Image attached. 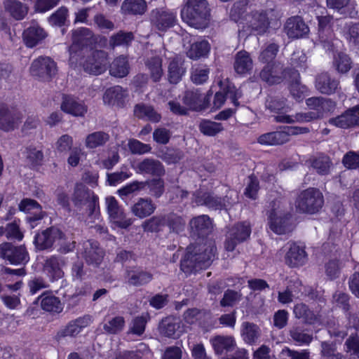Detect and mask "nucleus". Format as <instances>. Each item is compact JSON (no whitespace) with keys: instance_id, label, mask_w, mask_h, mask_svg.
Returning a JSON list of instances; mask_svg holds the SVG:
<instances>
[{"instance_id":"obj_1","label":"nucleus","mask_w":359,"mask_h":359,"mask_svg":"<svg viewBox=\"0 0 359 359\" xmlns=\"http://www.w3.org/2000/svg\"><path fill=\"white\" fill-rule=\"evenodd\" d=\"M71 200L75 208L76 215L79 219L90 224L100 219L99 198L83 184H75Z\"/></svg>"},{"instance_id":"obj_2","label":"nucleus","mask_w":359,"mask_h":359,"mask_svg":"<svg viewBox=\"0 0 359 359\" xmlns=\"http://www.w3.org/2000/svg\"><path fill=\"white\" fill-rule=\"evenodd\" d=\"M214 257L212 248L201 245H189L180 261L181 270L191 274L208 267Z\"/></svg>"},{"instance_id":"obj_3","label":"nucleus","mask_w":359,"mask_h":359,"mask_svg":"<svg viewBox=\"0 0 359 359\" xmlns=\"http://www.w3.org/2000/svg\"><path fill=\"white\" fill-rule=\"evenodd\" d=\"M181 17L184 22L196 29L208 26L210 21V8L206 0H184L181 10Z\"/></svg>"},{"instance_id":"obj_4","label":"nucleus","mask_w":359,"mask_h":359,"mask_svg":"<svg viewBox=\"0 0 359 359\" xmlns=\"http://www.w3.org/2000/svg\"><path fill=\"white\" fill-rule=\"evenodd\" d=\"M323 204L324 197L322 192L314 187L302 191L295 201L297 211L309 215L318 212Z\"/></svg>"},{"instance_id":"obj_5","label":"nucleus","mask_w":359,"mask_h":359,"mask_svg":"<svg viewBox=\"0 0 359 359\" xmlns=\"http://www.w3.org/2000/svg\"><path fill=\"white\" fill-rule=\"evenodd\" d=\"M292 76H298V71L279 61L266 65L259 73L260 79L269 85L279 84Z\"/></svg>"},{"instance_id":"obj_6","label":"nucleus","mask_w":359,"mask_h":359,"mask_svg":"<svg viewBox=\"0 0 359 359\" xmlns=\"http://www.w3.org/2000/svg\"><path fill=\"white\" fill-rule=\"evenodd\" d=\"M193 202L198 205H205L210 209L222 210L236 203L238 195L234 192H230L222 198L212 193L196 191L194 194Z\"/></svg>"},{"instance_id":"obj_7","label":"nucleus","mask_w":359,"mask_h":359,"mask_svg":"<svg viewBox=\"0 0 359 359\" xmlns=\"http://www.w3.org/2000/svg\"><path fill=\"white\" fill-rule=\"evenodd\" d=\"M0 258L12 265L25 266L29 260V255L25 245L3 242L0 244Z\"/></svg>"},{"instance_id":"obj_8","label":"nucleus","mask_w":359,"mask_h":359,"mask_svg":"<svg viewBox=\"0 0 359 359\" xmlns=\"http://www.w3.org/2000/svg\"><path fill=\"white\" fill-rule=\"evenodd\" d=\"M108 64V54L101 50H90L82 62L83 70L93 75H100L104 72Z\"/></svg>"},{"instance_id":"obj_9","label":"nucleus","mask_w":359,"mask_h":359,"mask_svg":"<svg viewBox=\"0 0 359 359\" xmlns=\"http://www.w3.org/2000/svg\"><path fill=\"white\" fill-rule=\"evenodd\" d=\"M271 206V210L269 215L270 229L277 234H285L291 231V215L290 214H282L278 210L280 201H272Z\"/></svg>"},{"instance_id":"obj_10","label":"nucleus","mask_w":359,"mask_h":359,"mask_svg":"<svg viewBox=\"0 0 359 359\" xmlns=\"http://www.w3.org/2000/svg\"><path fill=\"white\" fill-rule=\"evenodd\" d=\"M149 20L153 28L164 32L175 26L177 22V16L171 10L161 7L151 11Z\"/></svg>"},{"instance_id":"obj_11","label":"nucleus","mask_w":359,"mask_h":359,"mask_svg":"<svg viewBox=\"0 0 359 359\" xmlns=\"http://www.w3.org/2000/svg\"><path fill=\"white\" fill-rule=\"evenodd\" d=\"M65 233L59 228L52 226L36 233L34 239V245L39 251L52 249L54 243L65 238Z\"/></svg>"},{"instance_id":"obj_12","label":"nucleus","mask_w":359,"mask_h":359,"mask_svg":"<svg viewBox=\"0 0 359 359\" xmlns=\"http://www.w3.org/2000/svg\"><path fill=\"white\" fill-rule=\"evenodd\" d=\"M30 73L39 79L49 81L57 73L56 63L49 57H39L32 62Z\"/></svg>"},{"instance_id":"obj_13","label":"nucleus","mask_w":359,"mask_h":359,"mask_svg":"<svg viewBox=\"0 0 359 359\" xmlns=\"http://www.w3.org/2000/svg\"><path fill=\"white\" fill-rule=\"evenodd\" d=\"M22 119V114L15 107L0 103V130L9 132L17 128Z\"/></svg>"},{"instance_id":"obj_14","label":"nucleus","mask_w":359,"mask_h":359,"mask_svg":"<svg viewBox=\"0 0 359 359\" xmlns=\"http://www.w3.org/2000/svg\"><path fill=\"white\" fill-rule=\"evenodd\" d=\"M250 224L246 222L238 223L233 226L226 233L224 248L227 251H233L236 246L245 241L250 235Z\"/></svg>"},{"instance_id":"obj_15","label":"nucleus","mask_w":359,"mask_h":359,"mask_svg":"<svg viewBox=\"0 0 359 359\" xmlns=\"http://www.w3.org/2000/svg\"><path fill=\"white\" fill-rule=\"evenodd\" d=\"M210 100V93L203 97L200 90L197 88L186 90L182 97V102L188 110L196 111L207 109L209 107Z\"/></svg>"},{"instance_id":"obj_16","label":"nucleus","mask_w":359,"mask_h":359,"mask_svg":"<svg viewBox=\"0 0 359 359\" xmlns=\"http://www.w3.org/2000/svg\"><path fill=\"white\" fill-rule=\"evenodd\" d=\"M81 255L88 264L98 266L104 258V252L97 241L88 240L83 243Z\"/></svg>"},{"instance_id":"obj_17","label":"nucleus","mask_w":359,"mask_h":359,"mask_svg":"<svg viewBox=\"0 0 359 359\" xmlns=\"http://www.w3.org/2000/svg\"><path fill=\"white\" fill-rule=\"evenodd\" d=\"M93 322V317L86 314L74 320H70L62 330L57 332V337L64 338L67 337H76L83 328L89 326Z\"/></svg>"},{"instance_id":"obj_18","label":"nucleus","mask_w":359,"mask_h":359,"mask_svg":"<svg viewBox=\"0 0 359 359\" xmlns=\"http://www.w3.org/2000/svg\"><path fill=\"white\" fill-rule=\"evenodd\" d=\"M339 81L327 72H321L316 76L315 87L320 93L330 95L340 88Z\"/></svg>"},{"instance_id":"obj_19","label":"nucleus","mask_w":359,"mask_h":359,"mask_svg":"<svg viewBox=\"0 0 359 359\" xmlns=\"http://www.w3.org/2000/svg\"><path fill=\"white\" fill-rule=\"evenodd\" d=\"M284 32L289 38L299 39L307 35L309 28L302 17L296 15L287 20L284 25Z\"/></svg>"},{"instance_id":"obj_20","label":"nucleus","mask_w":359,"mask_h":359,"mask_svg":"<svg viewBox=\"0 0 359 359\" xmlns=\"http://www.w3.org/2000/svg\"><path fill=\"white\" fill-rule=\"evenodd\" d=\"M329 123L341 128L359 126V104L348 109L335 118H330Z\"/></svg>"},{"instance_id":"obj_21","label":"nucleus","mask_w":359,"mask_h":359,"mask_svg":"<svg viewBox=\"0 0 359 359\" xmlns=\"http://www.w3.org/2000/svg\"><path fill=\"white\" fill-rule=\"evenodd\" d=\"M214 352L217 355L226 354L233 351L236 346L235 339L232 336L217 335L210 339Z\"/></svg>"},{"instance_id":"obj_22","label":"nucleus","mask_w":359,"mask_h":359,"mask_svg":"<svg viewBox=\"0 0 359 359\" xmlns=\"http://www.w3.org/2000/svg\"><path fill=\"white\" fill-rule=\"evenodd\" d=\"M137 172L140 174L161 177L165 174V168L160 161L153 158H146L137 164Z\"/></svg>"},{"instance_id":"obj_23","label":"nucleus","mask_w":359,"mask_h":359,"mask_svg":"<svg viewBox=\"0 0 359 359\" xmlns=\"http://www.w3.org/2000/svg\"><path fill=\"white\" fill-rule=\"evenodd\" d=\"M65 264L66 261L63 257L53 255L45 261L43 271L53 280H57L64 276L62 266H65Z\"/></svg>"},{"instance_id":"obj_24","label":"nucleus","mask_w":359,"mask_h":359,"mask_svg":"<svg viewBox=\"0 0 359 359\" xmlns=\"http://www.w3.org/2000/svg\"><path fill=\"white\" fill-rule=\"evenodd\" d=\"M156 209V205L150 198H139L130 207L131 212L140 219L151 215Z\"/></svg>"},{"instance_id":"obj_25","label":"nucleus","mask_w":359,"mask_h":359,"mask_svg":"<svg viewBox=\"0 0 359 359\" xmlns=\"http://www.w3.org/2000/svg\"><path fill=\"white\" fill-rule=\"evenodd\" d=\"M128 96V90L120 86H115L106 90L103 95V101L109 105L123 107Z\"/></svg>"},{"instance_id":"obj_26","label":"nucleus","mask_w":359,"mask_h":359,"mask_svg":"<svg viewBox=\"0 0 359 359\" xmlns=\"http://www.w3.org/2000/svg\"><path fill=\"white\" fill-rule=\"evenodd\" d=\"M307 261V254L303 247L293 243L290 244L285 255V262L291 267L304 265Z\"/></svg>"},{"instance_id":"obj_27","label":"nucleus","mask_w":359,"mask_h":359,"mask_svg":"<svg viewBox=\"0 0 359 359\" xmlns=\"http://www.w3.org/2000/svg\"><path fill=\"white\" fill-rule=\"evenodd\" d=\"M189 226L193 235L204 237L210 232L212 222L208 215H199L190 220Z\"/></svg>"},{"instance_id":"obj_28","label":"nucleus","mask_w":359,"mask_h":359,"mask_svg":"<svg viewBox=\"0 0 359 359\" xmlns=\"http://www.w3.org/2000/svg\"><path fill=\"white\" fill-rule=\"evenodd\" d=\"M240 97L241 93L237 92L233 86H227L215 93L213 100V107L219 109L224 104L226 99L231 100V102L236 107H238L239 105L238 99Z\"/></svg>"},{"instance_id":"obj_29","label":"nucleus","mask_w":359,"mask_h":359,"mask_svg":"<svg viewBox=\"0 0 359 359\" xmlns=\"http://www.w3.org/2000/svg\"><path fill=\"white\" fill-rule=\"evenodd\" d=\"M93 33L88 28H81L73 32L72 45L69 47V51L76 52L77 49L82 48L92 43Z\"/></svg>"},{"instance_id":"obj_30","label":"nucleus","mask_w":359,"mask_h":359,"mask_svg":"<svg viewBox=\"0 0 359 359\" xmlns=\"http://www.w3.org/2000/svg\"><path fill=\"white\" fill-rule=\"evenodd\" d=\"M186 72L184 60L179 56L171 59L168 65V81L173 84L178 83Z\"/></svg>"},{"instance_id":"obj_31","label":"nucleus","mask_w":359,"mask_h":359,"mask_svg":"<svg viewBox=\"0 0 359 359\" xmlns=\"http://www.w3.org/2000/svg\"><path fill=\"white\" fill-rule=\"evenodd\" d=\"M180 328V319L172 316L163 319L158 327L160 333L170 338H175L179 336Z\"/></svg>"},{"instance_id":"obj_32","label":"nucleus","mask_w":359,"mask_h":359,"mask_svg":"<svg viewBox=\"0 0 359 359\" xmlns=\"http://www.w3.org/2000/svg\"><path fill=\"white\" fill-rule=\"evenodd\" d=\"M307 106L316 111L315 113L319 114V118L323 116L325 111L332 110L335 104L330 99L323 97H313L306 100Z\"/></svg>"},{"instance_id":"obj_33","label":"nucleus","mask_w":359,"mask_h":359,"mask_svg":"<svg viewBox=\"0 0 359 359\" xmlns=\"http://www.w3.org/2000/svg\"><path fill=\"white\" fill-rule=\"evenodd\" d=\"M61 109L75 116H83L87 111L86 107L70 96H64Z\"/></svg>"},{"instance_id":"obj_34","label":"nucleus","mask_w":359,"mask_h":359,"mask_svg":"<svg viewBox=\"0 0 359 359\" xmlns=\"http://www.w3.org/2000/svg\"><path fill=\"white\" fill-rule=\"evenodd\" d=\"M134 114L136 117L141 119L157 123L160 121L161 116L154 107L144 103L137 104L134 107Z\"/></svg>"},{"instance_id":"obj_35","label":"nucleus","mask_w":359,"mask_h":359,"mask_svg":"<svg viewBox=\"0 0 359 359\" xmlns=\"http://www.w3.org/2000/svg\"><path fill=\"white\" fill-rule=\"evenodd\" d=\"M39 299H41V306L43 310L53 313H60L62 311L63 304L58 297L44 292Z\"/></svg>"},{"instance_id":"obj_36","label":"nucleus","mask_w":359,"mask_h":359,"mask_svg":"<svg viewBox=\"0 0 359 359\" xmlns=\"http://www.w3.org/2000/svg\"><path fill=\"white\" fill-rule=\"evenodd\" d=\"M46 34L44 30L38 25L28 27L23 33V39L27 46L32 48L44 39Z\"/></svg>"},{"instance_id":"obj_37","label":"nucleus","mask_w":359,"mask_h":359,"mask_svg":"<svg viewBox=\"0 0 359 359\" xmlns=\"http://www.w3.org/2000/svg\"><path fill=\"white\" fill-rule=\"evenodd\" d=\"M252 66V60L249 53L241 50L236 54L233 67L238 74H243L250 72Z\"/></svg>"},{"instance_id":"obj_38","label":"nucleus","mask_w":359,"mask_h":359,"mask_svg":"<svg viewBox=\"0 0 359 359\" xmlns=\"http://www.w3.org/2000/svg\"><path fill=\"white\" fill-rule=\"evenodd\" d=\"M4 6L5 11L16 20L23 19L28 12V7L18 0H5Z\"/></svg>"},{"instance_id":"obj_39","label":"nucleus","mask_w":359,"mask_h":359,"mask_svg":"<svg viewBox=\"0 0 359 359\" xmlns=\"http://www.w3.org/2000/svg\"><path fill=\"white\" fill-rule=\"evenodd\" d=\"M257 142L264 145H280L287 142V135L283 130L273 131L261 135Z\"/></svg>"},{"instance_id":"obj_40","label":"nucleus","mask_w":359,"mask_h":359,"mask_svg":"<svg viewBox=\"0 0 359 359\" xmlns=\"http://www.w3.org/2000/svg\"><path fill=\"white\" fill-rule=\"evenodd\" d=\"M269 21L266 13L256 12L252 14L250 21V27L257 34H263L269 29Z\"/></svg>"},{"instance_id":"obj_41","label":"nucleus","mask_w":359,"mask_h":359,"mask_svg":"<svg viewBox=\"0 0 359 359\" xmlns=\"http://www.w3.org/2000/svg\"><path fill=\"white\" fill-rule=\"evenodd\" d=\"M128 283L134 286H140L149 283L153 275L147 271L137 269L128 271Z\"/></svg>"},{"instance_id":"obj_42","label":"nucleus","mask_w":359,"mask_h":359,"mask_svg":"<svg viewBox=\"0 0 359 359\" xmlns=\"http://www.w3.org/2000/svg\"><path fill=\"white\" fill-rule=\"evenodd\" d=\"M259 327L252 323L244 322L242 324L241 336L243 341L248 344H254L260 337Z\"/></svg>"},{"instance_id":"obj_43","label":"nucleus","mask_w":359,"mask_h":359,"mask_svg":"<svg viewBox=\"0 0 359 359\" xmlns=\"http://www.w3.org/2000/svg\"><path fill=\"white\" fill-rule=\"evenodd\" d=\"M129 64L126 57L119 56L114 60L109 66V73L111 76L123 78L129 74Z\"/></svg>"},{"instance_id":"obj_44","label":"nucleus","mask_w":359,"mask_h":359,"mask_svg":"<svg viewBox=\"0 0 359 359\" xmlns=\"http://www.w3.org/2000/svg\"><path fill=\"white\" fill-rule=\"evenodd\" d=\"M289 335L299 345H309L313 341V336L306 332L302 326L292 325L289 330Z\"/></svg>"},{"instance_id":"obj_45","label":"nucleus","mask_w":359,"mask_h":359,"mask_svg":"<svg viewBox=\"0 0 359 359\" xmlns=\"http://www.w3.org/2000/svg\"><path fill=\"white\" fill-rule=\"evenodd\" d=\"M147 8L144 0H125L121 6V10L126 15H142Z\"/></svg>"},{"instance_id":"obj_46","label":"nucleus","mask_w":359,"mask_h":359,"mask_svg":"<svg viewBox=\"0 0 359 359\" xmlns=\"http://www.w3.org/2000/svg\"><path fill=\"white\" fill-rule=\"evenodd\" d=\"M311 167L316 170L318 174L321 175H327L332 165V162L329 156L320 154L310 158Z\"/></svg>"},{"instance_id":"obj_47","label":"nucleus","mask_w":359,"mask_h":359,"mask_svg":"<svg viewBox=\"0 0 359 359\" xmlns=\"http://www.w3.org/2000/svg\"><path fill=\"white\" fill-rule=\"evenodd\" d=\"M289 90L292 97L297 102H302L306 97L307 93V88L306 86L301 83L300 75L298 73V76H292Z\"/></svg>"},{"instance_id":"obj_48","label":"nucleus","mask_w":359,"mask_h":359,"mask_svg":"<svg viewBox=\"0 0 359 359\" xmlns=\"http://www.w3.org/2000/svg\"><path fill=\"white\" fill-rule=\"evenodd\" d=\"M141 226L145 232H158L165 226V215L161 214L153 216L144 221Z\"/></svg>"},{"instance_id":"obj_49","label":"nucleus","mask_w":359,"mask_h":359,"mask_svg":"<svg viewBox=\"0 0 359 359\" xmlns=\"http://www.w3.org/2000/svg\"><path fill=\"white\" fill-rule=\"evenodd\" d=\"M293 313L295 318L298 319H304V322L308 324H313L317 320V316L311 311L305 304H297L294 306Z\"/></svg>"},{"instance_id":"obj_50","label":"nucleus","mask_w":359,"mask_h":359,"mask_svg":"<svg viewBox=\"0 0 359 359\" xmlns=\"http://www.w3.org/2000/svg\"><path fill=\"white\" fill-rule=\"evenodd\" d=\"M210 50V45L205 40L194 42L191 44L187 51L189 57L197 60L201 57L205 56Z\"/></svg>"},{"instance_id":"obj_51","label":"nucleus","mask_w":359,"mask_h":359,"mask_svg":"<svg viewBox=\"0 0 359 359\" xmlns=\"http://www.w3.org/2000/svg\"><path fill=\"white\" fill-rule=\"evenodd\" d=\"M133 40V32L119 31L110 36L109 45L112 48L116 46H128Z\"/></svg>"},{"instance_id":"obj_52","label":"nucleus","mask_w":359,"mask_h":359,"mask_svg":"<svg viewBox=\"0 0 359 359\" xmlns=\"http://www.w3.org/2000/svg\"><path fill=\"white\" fill-rule=\"evenodd\" d=\"M109 140V135L103 131H97L87 135L85 144L88 149L104 146Z\"/></svg>"},{"instance_id":"obj_53","label":"nucleus","mask_w":359,"mask_h":359,"mask_svg":"<svg viewBox=\"0 0 359 359\" xmlns=\"http://www.w3.org/2000/svg\"><path fill=\"white\" fill-rule=\"evenodd\" d=\"M145 65L150 72L152 81L154 82H158L163 74L161 58L159 57H152L146 61Z\"/></svg>"},{"instance_id":"obj_54","label":"nucleus","mask_w":359,"mask_h":359,"mask_svg":"<svg viewBox=\"0 0 359 359\" xmlns=\"http://www.w3.org/2000/svg\"><path fill=\"white\" fill-rule=\"evenodd\" d=\"M332 20V18L330 15L318 17L319 38L322 43H330L332 37L330 24Z\"/></svg>"},{"instance_id":"obj_55","label":"nucleus","mask_w":359,"mask_h":359,"mask_svg":"<svg viewBox=\"0 0 359 359\" xmlns=\"http://www.w3.org/2000/svg\"><path fill=\"white\" fill-rule=\"evenodd\" d=\"M321 359H346V357L337 351L336 344L322 341L320 344Z\"/></svg>"},{"instance_id":"obj_56","label":"nucleus","mask_w":359,"mask_h":359,"mask_svg":"<svg viewBox=\"0 0 359 359\" xmlns=\"http://www.w3.org/2000/svg\"><path fill=\"white\" fill-rule=\"evenodd\" d=\"M125 323L123 316H115L103 323V330L108 334H116L123 330Z\"/></svg>"},{"instance_id":"obj_57","label":"nucleus","mask_w":359,"mask_h":359,"mask_svg":"<svg viewBox=\"0 0 359 359\" xmlns=\"http://www.w3.org/2000/svg\"><path fill=\"white\" fill-rule=\"evenodd\" d=\"M199 130L206 136H215L224 130L222 123L203 119L198 125Z\"/></svg>"},{"instance_id":"obj_58","label":"nucleus","mask_w":359,"mask_h":359,"mask_svg":"<svg viewBox=\"0 0 359 359\" xmlns=\"http://www.w3.org/2000/svg\"><path fill=\"white\" fill-rule=\"evenodd\" d=\"M333 66L339 73L345 74L351 69L352 61L346 53H338L334 57Z\"/></svg>"},{"instance_id":"obj_59","label":"nucleus","mask_w":359,"mask_h":359,"mask_svg":"<svg viewBox=\"0 0 359 359\" xmlns=\"http://www.w3.org/2000/svg\"><path fill=\"white\" fill-rule=\"evenodd\" d=\"M165 215V226H168L170 232L180 233L184 229L185 221L174 212Z\"/></svg>"},{"instance_id":"obj_60","label":"nucleus","mask_w":359,"mask_h":359,"mask_svg":"<svg viewBox=\"0 0 359 359\" xmlns=\"http://www.w3.org/2000/svg\"><path fill=\"white\" fill-rule=\"evenodd\" d=\"M147 316L148 315L146 314L134 318L130 325L128 334H133L138 337L142 335L148 321Z\"/></svg>"},{"instance_id":"obj_61","label":"nucleus","mask_w":359,"mask_h":359,"mask_svg":"<svg viewBox=\"0 0 359 359\" xmlns=\"http://www.w3.org/2000/svg\"><path fill=\"white\" fill-rule=\"evenodd\" d=\"M145 187L149 189V194L156 198H160L165 191L164 182L161 178H154L145 182Z\"/></svg>"},{"instance_id":"obj_62","label":"nucleus","mask_w":359,"mask_h":359,"mask_svg":"<svg viewBox=\"0 0 359 359\" xmlns=\"http://www.w3.org/2000/svg\"><path fill=\"white\" fill-rule=\"evenodd\" d=\"M279 50V46L276 43H272L269 44L264 49H263L259 55V61L262 63L270 64L277 55Z\"/></svg>"},{"instance_id":"obj_63","label":"nucleus","mask_w":359,"mask_h":359,"mask_svg":"<svg viewBox=\"0 0 359 359\" xmlns=\"http://www.w3.org/2000/svg\"><path fill=\"white\" fill-rule=\"evenodd\" d=\"M286 99L278 96H269L265 102L266 109L271 112L279 113L287 108Z\"/></svg>"},{"instance_id":"obj_64","label":"nucleus","mask_w":359,"mask_h":359,"mask_svg":"<svg viewBox=\"0 0 359 359\" xmlns=\"http://www.w3.org/2000/svg\"><path fill=\"white\" fill-rule=\"evenodd\" d=\"M341 269V263L337 258L330 259L325 264V272L330 280L339 277Z\"/></svg>"}]
</instances>
